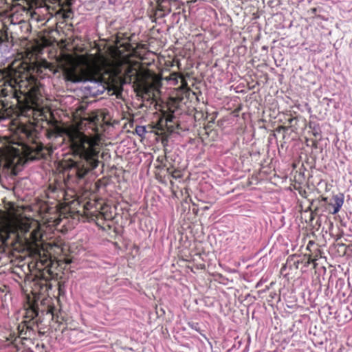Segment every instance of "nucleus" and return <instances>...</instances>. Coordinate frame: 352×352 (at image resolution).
<instances>
[{
	"instance_id": "f257e3e1",
	"label": "nucleus",
	"mask_w": 352,
	"mask_h": 352,
	"mask_svg": "<svg viewBox=\"0 0 352 352\" xmlns=\"http://www.w3.org/2000/svg\"><path fill=\"white\" fill-rule=\"evenodd\" d=\"M97 115L81 119L76 125L64 129L65 140L74 155L80 157L78 161H72L67 166L68 177L76 182L82 179L91 169L98 166L97 159L100 151L101 135L97 131L99 122Z\"/></svg>"
},
{
	"instance_id": "f03ea898",
	"label": "nucleus",
	"mask_w": 352,
	"mask_h": 352,
	"mask_svg": "<svg viewBox=\"0 0 352 352\" xmlns=\"http://www.w3.org/2000/svg\"><path fill=\"white\" fill-rule=\"evenodd\" d=\"M79 69L67 72V80L74 82H90L89 87L93 94H102L105 87L102 84V74L119 77L124 83L136 80L138 74V63H132L126 57L109 59L101 55H83L79 58Z\"/></svg>"
},
{
	"instance_id": "7ed1b4c3",
	"label": "nucleus",
	"mask_w": 352,
	"mask_h": 352,
	"mask_svg": "<svg viewBox=\"0 0 352 352\" xmlns=\"http://www.w3.org/2000/svg\"><path fill=\"white\" fill-rule=\"evenodd\" d=\"M5 84H8L11 88L19 87L21 94L25 96L27 101V108L28 111H32L33 116L43 117L46 111L42 107L40 106L38 102L37 90L34 86L30 88H27L26 85L28 82L23 80H18L16 78H11L7 80Z\"/></svg>"
},
{
	"instance_id": "20e7f679",
	"label": "nucleus",
	"mask_w": 352,
	"mask_h": 352,
	"mask_svg": "<svg viewBox=\"0 0 352 352\" xmlns=\"http://www.w3.org/2000/svg\"><path fill=\"white\" fill-rule=\"evenodd\" d=\"M21 151L13 146H6L0 148V166L10 168L21 163Z\"/></svg>"
},
{
	"instance_id": "39448f33",
	"label": "nucleus",
	"mask_w": 352,
	"mask_h": 352,
	"mask_svg": "<svg viewBox=\"0 0 352 352\" xmlns=\"http://www.w3.org/2000/svg\"><path fill=\"white\" fill-rule=\"evenodd\" d=\"M19 226L22 232H30V239L32 242L36 243L41 238L39 224L36 221L27 219L21 221Z\"/></svg>"
},
{
	"instance_id": "423d86ee",
	"label": "nucleus",
	"mask_w": 352,
	"mask_h": 352,
	"mask_svg": "<svg viewBox=\"0 0 352 352\" xmlns=\"http://www.w3.org/2000/svg\"><path fill=\"white\" fill-rule=\"evenodd\" d=\"M15 231V228L12 222L8 221L3 224L0 226V239L5 241L9 236L10 233H13Z\"/></svg>"
},
{
	"instance_id": "0eeeda50",
	"label": "nucleus",
	"mask_w": 352,
	"mask_h": 352,
	"mask_svg": "<svg viewBox=\"0 0 352 352\" xmlns=\"http://www.w3.org/2000/svg\"><path fill=\"white\" fill-rule=\"evenodd\" d=\"M42 148L41 146L36 145L33 146L27 147L24 151L25 155L27 160H33L38 158V155L41 151Z\"/></svg>"
},
{
	"instance_id": "6e6552de",
	"label": "nucleus",
	"mask_w": 352,
	"mask_h": 352,
	"mask_svg": "<svg viewBox=\"0 0 352 352\" xmlns=\"http://www.w3.org/2000/svg\"><path fill=\"white\" fill-rule=\"evenodd\" d=\"M333 199L334 201L332 204L333 210L331 213L335 214L339 212L344 204V195L342 194L337 195L333 196Z\"/></svg>"
},
{
	"instance_id": "1a4fd4ad",
	"label": "nucleus",
	"mask_w": 352,
	"mask_h": 352,
	"mask_svg": "<svg viewBox=\"0 0 352 352\" xmlns=\"http://www.w3.org/2000/svg\"><path fill=\"white\" fill-rule=\"evenodd\" d=\"M173 118H174V116L173 115V113H168V114L164 115L163 116V118H162L160 119V120L159 123L157 124L156 127L158 129L162 130L163 129V124L164 122L168 129L170 128V126H168V124L169 122H173Z\"/></svg>"
},
{
	"instance_id": "9d476101",
	"label": "nucleus",
	"mask_w": 352,
	"mask_h": 352,
	"mask_svg": "<svg viewBox=\"0 0 352 352\" xmlns=\"http://www.w3.org/2000/svg\"><path fill=\"white\" fill-rule=\"evenodd\" d=\"M22 133L29 139H33L36 135V131L31 126H24L22 127Z\"/></svg>"
},
{
	"instance_id": "9b49d317",
	"label": "nucleus",
	"mask_w": 352,
	"mask_h": 352,
	"mask_svg": "<svg viewBox=\"0 0 352 352\" xmlns=\"http://www.w3.org/2000/svg\"><path fill=\"white\" fill-rule=\"evenodd\" d=\"M175 76L179 77V80L181 81V85L179 87V89L184 91V92H187L190 90L189 87H188V83L186 80V79L179 74L175 73L173 74Z\"/></svg>"
},
{
	"instance_id": "f8f14e48",
	"label": "nucleus",
	"mask_w": 352,
	"mask_h": 352,
	"mask_svg": "<svg viewBox=\"0 0 352 352\" xmlns=\"http://www.w3.org/2000/svg\"><path fill=\"white\" fill-rule=\"evenodd\" d=\"M142 89L146 94H148L151 89H157L156 85L151 83L150 85L144 84L142 85Z\"/></svg>"
},
{
	"instance_id": "ddd939ff",
	"label": "nucleus",
	"mask_w": 352,
	"mask_h": 352,
	"mask_svg": "<svg viewBox=\"0 0 352 352\" xmlns=\"http://www.w3.org/2000/svg\"><path fill=\"white\" fill-rule=\"evenodd\" d=\"M135 133L138 135H139L140 137H144V135H146V127L144 126H137L135 127Z\"/></svg>"
},
{
	"instance_id": "4468645a",
	"label": "nucleus",
	"mask_w": 352,
	"mask_h": 352,
	"mask_svg": "<svg viewBox=\"0 0 352 352\" xmlns=\"http://www.w3.org/2000/svg\"><path fill=\"white\" fill-rule=\"evenodd\" d=\"M188 326H189L191 329H194V330H195V331H197L199 332V324H198V323L189 322V323H188Z\"/></svg>"
},
{
	"instance_id": "2eb2a0df",
	"label": "nucleus",
	"mask_w": 352,
	"mask_h": 352,
	"mask_svg": "<svg viewBox=\"0 0 352 352\" xmlns=\"http://www.w3.org/2000/svg\"><path fill=\"white\" fill-rule=\"evenodd\" d=\"M174 74H175V73H173V74H171L170 79H171V80H175L176 83H177V82H178V80H179V77L174 76V75H173Z\"/></svg>"
},
{
	"instance_id": "dca6fc26",
	"label": "nucleus",
	"mask_w": 352,
	"mask_h": 352,
	"mask_svg": "<svg viewBox=\"0 0 352 352\" xmlns=\"http://www.w3.org/2000/svg\"><path fill=\"white\" fill-rule=\"evenodd\" d=\"M4 118L3 113L0 110V120L3 119Z\"/></svg>"
}]
</instances>
